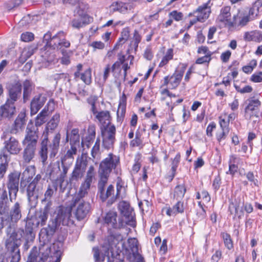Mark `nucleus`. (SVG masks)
<instances>
[{
    "mask_svg": "<svg viewBox=\"0 0 262 262\" xmlns=\"http://www.w3.org/2000/svg\"><path fill=\"white\" fill-rule=\"evenodd\" d=\"M62 172V166L60 165L59 161H57L51 167L49 172L50 178H55L57 177Z\"/></svg>",
    "mask_w": 262,
    "mask_h": 262,
    "instance_id": "obj_46",
    "label": "nucleus"
},
{
    "mask_svg": "<svg viewBox=\"0 0 262 262\" xmlns=\"http://www.w3.org/2000/svg\"><path fill=\"white\" fill-rule=\"evenodd\" d=\"M26 110H22L15 119L13 123L10 128V133L12 134H17L24 130L26 124Z\"/></svg>",
    "mask_w": 262,
    "mask_h": 262,
    "instance_id": "obj_11",
    "label": "nucleus"
},
{
    "mask_svg": "<svg viewBox=\"0 0 262 262\" xmlns=\"http://www.w3.org/2000/svg\"><path fill=\"white\" fill-rule=\"evenodd\" d=\"M186 191V189L184 185H178L175 187L173 198L176 200H181Z\"/></svg>",
    "mask_w": 262,
    "mask_h": 262,
    "instance_id": "obj_43",
    "label": "nucleus"
},
{
    "mask_svg": "<svg viewBox=\"0 0 262 262\" xmlns=\"http://www.w3.org/2000/svg\"><path fill=\"white\" fill-rule=\"evenodd\" d=\"M16 113V107L14 103L6 100L5 103L0 107V117L3 118H12Z\"/></svg>",
    "mask_w": 262,
    "mask_h": 262,
    "instance_id": "obj_19",
    "label": "nucleus"
},
{
    "mask_svg": "<svg viewBox=\"0 0 262 262\" xmlns=\"http://www.w3.org/2000/svg\"><path fill=\"white\" fill-rule=\"evenodd\" d=\"M216 124L214 122L210 123L207 126L206 129V134L208 137L212 136V132L215 128Z\"/></svg>",
    "mask_w": 262,
    "mask_h": 262,
    "instance_id": "obj_63",
    "label": "nucleus"
},
{
    "mask_svg": "<svg viewBox=\"0 0 262 262\" xmlns=\"http://www.w3.org/2000/svg\"><path fill=\"white\" fill-rule=\"evenodd\" d=\"M243 39L246 41L260 42L262 41V32L259 30H253L244 33Z\"/></svg>",
    "mask_w": 262,
    "mask_h": 262,
    "instance_id": "obj_26",
    "label": "nucleus"
},
{
    "mask_svg": "<svg viewBox=\"0 0 262 262\" xmlns=\"http://www.w3.org/2000/svg\"><path fill=\"white\" fill-rule=\"evenodd\" d=\"M229 129H222V132L216 134V139L220 142L222 140L226 139L228 134L229 133Z\"/></svg>",
    "mask_w": 262,
    "mask_h": 262,
    "instance_id": "obj_60",
    "label": "nucleus"
},
{
    "mask_svg": "<svg viewBox=\"0 0 262 262\" xmlns=\"http://www.w3.org/2000/svg\"><path fill=\"white\" fill-rule=\"evenodd\" d=\"M46 100V98L41 94L35 96L30 104L31 115H35L43 106Z\"/></svg>",
    "mask_w": 262,
    "mask_h": 262,
    "instance_id": "obj_20",
    "label": "nucleus"
},
{
    "mask_svg": "<svg viewBox=\"0 0 262 262\" xmlns=\"http://www.w3.org/2000/svg\"><path fill=\"white\" fill-rule=\"evenodd\" d=\"M129 7V5L127 4L122 2H114L110 6V10L111 12H119L120 13H125L127 12Z\"/></svg>",
    "mask_w": 262,
    "mask_h": 262,
    "instance_id": "obj_35",
    "label": "nucleus"
},
{
    "mask_svg": "<svg viewBox=\"0 0 262 262\" xmlns=\"http://www.w3.org/2000/svg\"><path fill=\"white\" fill-rule=\"evenodd\" d=\"M141 39V35L137 30H135L133 34V36L131 37V41L130 43V49H134V50L136 51Z\"/></svg>",
    "mask_w": 262,
    "mask_h": 262,
    "instance_id": "obj_40",
    "label": "nucleus"
},
{
    "mask_svg": "<svg viewBox=\"0 0 262 262\" xmlns=\"http://www.w3.org/2000/svg\"><path fill=\"white\" fill-rule=\"evenodd\" d=\"M34 223L31 221L26 222L25 227L26 238L27 241H33L35 238V233L33 232Z\"/></svg>",
    "mask_w": 262,
    "mask_h": 262,
    "instance_id": "obj_42",
    "label": "nucleus"
},
{
    "mask_svg": "<svg viewBox=\"0 0 262 262\" xmlns=\"http://www.w3.org/2000/svg\"><path fill=\"white\" fill-rule=\"evenodd\" d=\"M89 46L93 48V51L96 50H102L105 47V45L101 41H94L90 43Z\"/></svg>",
    "mask_w": 262,
    "mask_h": 262,
    "instance_id": "obj_57",
    "label": "nucleus"
},
{
    "mask_svg": "<svg viewBox=\"0 0 262 262\" xmlns=\"http://www.w3.org/2000/svg\"><path fill=\"white\" fill-rule=\"evenodd\" d=\"M123 246L126 251L132 253L134 257L140 255L138 252V242L136 238H129Z\"/></svg>",
    "mask_w": 262,
    "mask_h": 262,
    "instance_id": "obj_23",
    "label": "nucleus"
},
{
    "mask_svg": "<svg viewBox=\"0 0 262 262\" xmlns=\"http://www.w3.org/2000/svg\"><path fill=\"white\" fill-rule=\"evenodd\" d=\"M55 214V219L49 221L48 227L41 229V234H45L47 236H52L56 229L60 228L62 230L60 226L68 227L73 224L74 221L71 219L72 214L70 208L60 206Z\"/></svg>",
    "mask_w": 262,
    "mask_h": 262,
    "instance_id": "obj_2",
    "label": "nucleus"
},
{
    "mask_svg": "<svg viewBox=\"0 0 262 262\" xmlns=\"http://www.w3.org/2000/svg\"><path fill=\"white\" fill-rule=\"evenodd\" d=\"M88 193V190L83 189L82 187H80L79 190L77 193H76L73 197V202L75 205H78L80 202H83L81 201V199H82Z\"/></svg>",
    "mask_w": 262,
    "mask_h": 262,
    "instance_id": "obj_47",
    "label": "nucleus"
},
{
    "mask_svg": "<svg viewBox=\"0 0 262 262\" xmlns=\"http://www.w3.org/2000/svg\"><path fill=\"white\" fill-rule=\"evenodd\" d=\"M95 118L98 120L99 122L104 125L105 124H109L111 115L110 112L108 111H102L99 112L95 116Z\"/></svg>",
    "mask_w": 262,
    "mask_h": 262,
    "instance_id": "obj_41",
    "label": "nucleus"
},
{
    "mask_svg": "<svg viewBox=\"0 0 262 262\" xmlns=\"http://www.w3.org/2000/svg\"><path fill=\"white\" fill-rule=\"evenodd\" d=\"M96 128L94 125H90L88 128V136L86 137V140L89 142L93 141L95 138Z\"/></svg>",
    "mask_w": 262,
    "mask_h": 262,
    "instance_id": "obj_56",
    "label": "nucleus"
},
{
    "mask_svg": "<svg viewBox=\"0 0 262 262\" xmlns=\"http://www.w3.org/2000/svg\"><path fill=\"white\" fill-rule=\"evenodd\" d=\"M234 86L236 90L241 94L249 93L253 90L252 88L250 85H246L243 88H241L240 86L237 85H234Z\"/></svg>",
    "mask_w": 262,
    "mask_h": 262,
    "instance_id": "obj_58",
    "label": "nucleus"
},
{
    "mask_svg": "<svg viewBox=\"0 0 262 262\" xmlns=\"http://www.w3.org/2000/svg\"><path fill=\"white\" fill-rule=\"evenodd\" d=\"M177 203L172 207L166 210V214L169 215H176L177 213H182L184 211V203L181 200H177Z\"/></svg>",
    "mask_w": 262,
    "mask_h": 262,
    "instance_id": "obj_37",
    "label": "nucleus"
},
{
    "mask_svg": "<svg viewBox=\"0 0 262 262\" xmlns=\"http://www.w3.org/2000/svg\"><path fill=\"white\" fill-rule=\"evenodd\" d=\"M248 101L249 103L245 109V116L246 118H250L252 112L258 109L261 103L258 99H249Z\"/></svg>",
    "mask_w": 262,
    "mask_h": 262,
    "instance_id": "obj_29",
    "label": "nucleus"
},
{
    "mask_svg": "<svg viewBox=\"0 0 262 262\" xmlns=\"http://www.w3.org/2000/svg\"><path fill=\"white\" fill-rule=\"evenodd\" d=\"M86 166V160H84L83 158L77 159L74 169L70 178V181H77L81 179L85 172Z\"/></svg>",
    "mask_w": 262,
    "mask_h": 262,
    "instance_id": "obj_12",
    "label": "nucleus"
},
{
    "mask_svg": "<svg viewBox=\"0 0 262 262\" xmlns=\"http://www.w3.org/2000/svg\"><path fill=\"white\" fill-rule=\"evenodd\" d=\"M33 87L32 83L29 80L23 82V101L26 103L30 98Z\"/></svg>",
    "mask_w": 262,
    "mask_h": 262,
    "instance_id": "obj_38",
    "label": "nucleus"
},
{
    "mask_svg": "<svg viewBox=\"0 0 262 262\" xmlns=\"http://www.w3.org/2000/svg\"><path fill=\"white\" fill-rule=\"evenodd\" d=\"M79 146L70 145V148L68 149L66 153L61 158V163L62 166H66L70 168L72 164L74 157L77 154V148Z\"/></svg>",
    "mask_w": 262,
    "mask_h": 262,
    "instance_id": "obj_16",
    "label": "nucleus"
},
{
    "mask_svg": "<svg viewBox=\"0 0 262 262\" xmlns=\"http://www.w3.org/2000/svg\"><path fill=\"white\" fill-rule=\"evenodd\" d=\"M22 203L19 201L15 202L11 207L10 210L7 213L0 214V236L3 233L4 227L8 225L6 230L11 227V230L15 229V226L22 217Z\"/></svg>",
    "mask_w": 262,
    "mask_h": 262,
    "instance_id": "obj_4",
    "label": "nucleus"
},
{
    "mask_svg": "<svg viewBox=\"0 0 262 262\" xmlns=\"http://www.w3.org/2000/svg\"><path fill=\"white\" fill-rule=\"evenodd\" d=\"M241 202L239 200L235 199L233 201L230 203L229 205L228 210L231 214L234 216H237L238 218H241L244 215V211L242 209L239 208Z\"/></svg>",
    "mask_w": 262,
    "mask_h": 262,
    "instance_id": "obj_27",
    "label": "nucleus"
},
{
    "mask_svg": "<svg viewBox=\"0 0 262 262\" xmlns=\"http://www.w3.org/2000/svg\"><path fill=\"white\" fill-rule=\"evenodd\" d=\"M71 125L69 123L67 127L66 142H70V145L79 146L80 144V135L79 129L74 128L70 130Z\"/></svg>",
    "mask_w": 262,
    "mask_h": 262,
    "instance_id": "obj_18",
    "label": "nucleus"
},
{
    "mask_svg": "<svg viewBox=\"0 0 262 262\" xmlns=\"http://www.w3.org/2000/svg\"><path fill=\"white\" fill-rule=\"evenodd\" d=\"M66 34L63 31L58 32L53 36L51 44L54 49H61L62 47L69 48L70 46L69 41L65 39Z\"/></svg>",
    "mask_w": 262,
    "mask_h": 262,
    "instance_id": "obj_15",
    "label": "nucleus"
},
{
    "mask_svg": "<svg viewBox=\"0 0 262 262\" xmlns=\"http://www.w3.org/2000/svg\"><path fill=\"white\" fill-rule=\"evenodd\" d=\"M103 221L108 228L118 229L122 227L123 222L119 218L118 219L117 213L116 211H110L103 217Z\"/></svg>",
    "mask_w": 262,
    "mask_h": 262,
    "instance_id": "obj_13",
    "label": "nucleus"
},
{
    "mask_svg": "<svg viewBox=\"0 0 262 262\" xmlns=\"http://www.w3.org/2000/svg\"><path fill=\"white\" fill-rule=\"evenodd\" d=\"M114 187L113 185H110L107 189L100 194V198L102 201H105L108 197L111 196L112 194H114Z\"/></svg>",
    "mask_w": 262,
    "mask_h": 262,
    "instance_id": "obj_53",
    "label": "nucleus"
},
{
    "mask_svg": "<svg viewBox=\"0 0 262 262\" xmlns=\"http://www.w3.org/2000/svg\"><path fill=\"white\" fill-rule=\"evenodd\" d=\"M120 163V158L110 153L107 157L101 161L98 170V174L109 176L113 169H115Z\"/></svg>",
    "mask_w": 262,
    "mask_h": 262,
    "instance_id": "obj_6",
    "label": "nucleus"
},
{
    "mask_svg": "<svg viewBox=\"0 0 262 262\" xmlns=\"http://www.w3.org/2000/svg\"><path fill=\"white\" fill-rule=\"evenodd\" d=\"M21 84L18 82L10 84L7 87L8 97L7 101L14 104L21 97Z\"/></svg>",
    "mask_w": 262,
    "mask_h": 262,
    "instance_id": "obj_14",
    "label": "nucleus"
},
{
    "mask_svg": "<svg viewBox=\"0 0 262 262\" xmlns=\"http://www.w3.org/2000/svg\"><path fill=\"white\" fill-rule=\"evenodd\" d=\"M129 35L130 31L129 28L126 27L124 28L121 32V37L119 38L118 41L115 47V49L117 48V47L120 45H122L125 43L128 40Z\"/></svg>",
    "mask_w": 262,
    "mask_h": 262,
    "instance_id": "obj_44",
    "label": "nucleus"
},
{
    "mask_svg": "<svg viewBox=\"0 0 262 262\" xmlns=\"http://www.w3.org/2000/svg\"><path fill=\"white\" fill-rule=\"evenodd\" d=\"M79 77L86 84H90L92 81L91 69L88 68L83 73L80 74Z\"/></svg>",
    "mask_w": 262,
    "mask_h": 262,
    "instance_id": "obj_51",
    "label": "nucleus"
},
{
    "mask_svg": "<svg viewBox=\"0 0 262 262\" xmlns=\"http://www.w3.org/2000/svg\"><path fill=\"white\" fill-rule=\"evenodd\" d=\"M37 130L31 120L27 125L26 135L22 141L23 145L37 146L38 139Z\"/></svg>",
    "mask_w": 262,
    "mask_h": 262,
    "instance_id": "obj_9",
    "label": "nucleus"
},
{
    "mask_svg": "<svg viewBox=\"0 0 262 262\" xmlns=\"http://www.w3.org/2000/svg\"><path fill=\"white\" fill-rule=\"evenodd\" d=\"M60 121V115L58 113L54 114L47 123L45 131L43 133V139L40 143L39 155L43 165H45L48 159V153L50 158H54L58 152L61 135L56 133L51 142L49 141L48 134L52 133L58 125Z\"/></svg>",
    "mask_w": 262,
    "mask_h": 262,
    "instance_id": "obj_1",
    "label": "nucleus"
},
{
    "mask_svg": "<svg viewBox=\"0 0 262 262\" xmlns=\"http://www.w3.org/2000/svg\"><path fill=\"white\" fill-rule=\"evenodd\" d=\"M116 127L114 125L108 124L102 130L103 145L107 149L112 147L115 141Z\"/></svg>",
    "mask_w": 262,
    "mask_h": 262,
    "instance_id": "obj_10",
    "label": "nucleus"
},
{
    "mask_svg": "<svg viewBox=\"0 0 262 262\" xmlns=\"http://www.w3.org/2000/svg\"><path fill=\"white\" fill-rule=\"evenodd\" d=\"M24 146L23 152V158L25 163H29L34 158L37 146L26 145Z\"/></svg>",
    "mask_w": 262,
    "mask_h": 262,
    "instance_id": "obj_28",
    "label": "nucleus"
},
{
    "mask_svg": "<svg viewBox=\"0 0 262 262\" xmlns=\"http://www.w3.org/2000/svg\"><path fill=\"white\" fill-rule=\"evenodd\" d=\"M69 169V168L65 166H62V172L57 177L55 180L56 182L53 183L56 184L57 186L59 185L60 191L62 192L64 191L66 188L67 185H64V183Z\"/></svg>",
    "mask_w": 262,
    "mask_h": 262,
    "instance_id": "obj_30",
    "label": "nucleus"
},
{
    "mask_svg": "<svg viewBox=\"0 0 262 262\" xmlns=\"http://www.w3.org/2000/svg\"><path fill=\"white\" fill-rule=\"evenodd\" d=\"M34 39V34L31 32L23 33L21 35V39L25 42H29L32 41Z\"/></svg>",
    "mask_w": 262,
    "mask_h": 262,
    "instance_id": "obj_59",
    "label": "nucleus"
},
{
    "mask_svg": "<svg viewBox=\"0 0 262 262\" xmlns=\"http://www.w3.org/2000/svg\"><path fill=\"white\" fill-rule=\"evenodd\" d=\"M221 236L223 239L225 247L229 250L233 248V242L229 234L223 232L221 233Z\"/></svg>",
    "mask_w": 262,
    "mask_h": 262,
    "instance_id": "obj_49",
    "label": "nucleus"
},
{
    "mask_svg": "<svg viewBox=\"0 0 262 262\" xmlns=\"http://www.w3.org/2000/svg\"><path fill=\"white\" fill-rule=\"evenodd\" d=\"M100 143V139L98 138L96 140L94 146L91 149V155L92 157L90 158V159H92L93 162H94L95 164H97L101 158Z\"/></svg>",
    "mask_w": 262,
    "mask_h": 262,
    "instance_id": "obj_33",
    "label": "nucleus"
},
{
    "mask_svg": "<svg viewBox=\"0 0 262 262\" xmlns=\"http://www.w3.org/2000/svg\"><path fill=\"white\" fill-rule=\"evenodd\" d=\"M90 210L91 205L89 202H80L77 206L75 215L78 220H82L86 216Z\"/></svg>",
    "mask_w": 262,
    "mask_h": 262,
    "instance_id": "obj_21",
    "label": "nucleus"
},
{
    "mask_svg": "<svg viewBox=\"0 0 262 262\" xmlns=\"http://www.w3.org/2000/svg\"><path fill=\"white\" fill-rule=\"evenodd\" d=\"M43 180L40 174H37L27 187V195L29 202L36 201L43 190Z\"/></svg>",
    "mask_w": 262,
    "mask_h": 262,
    "instance_id": "obj_5",
    "label": "nucleus"
},
{
    "mask_svg": "<svg viewBox=\"0 0 262 262\" xmlns=\"http://www.w3.org/2000/svg\"><path fill=\"white\" fill-rule=\"evenodd\" d=\"M231 8L229 6L224 7L221 10V13L217 18V20L224 24L225 26H233V23L231 21Z\"/></svg>",
    "mask_w": 262,
    "mask_h": 262,
    "instance_id": "obj_22",
    "label": "nucleus"
},
{
    "mask_svg": "<svg viewBox=\"0 0 262 262\" xmlns=\"http://www.w3.org/2000/svg\"><path fill=\"white\" fill-rule=\"evenodd\" d=\"M48 217V214L42 211H40L36 214V218L37 222L36 224L37 225L40 224L41 226L45 225L47 220Z\"/></svg>",
    "mask_w": 262,
    "mask_h": 262,
    "instance_id": "obj_52",
    "label": "nucleus"
},
{
    "mask_svg": "<svg viewBox=\"0 0 262 262\" xmlns=\"http://www.w3.org/2000/svg\"><path fill=\"white\" fill-rule=\"evenodd\" d=\"M57 190L56 184H49L43 195V198L41 200V203L51 201L52 198L55 195Z\"/></svg>",
    "mask_w": 262,
    "mask_h": 262,
    "instance_id": "obj_32",
    "label": "nucleus"
},
{
    "mask_svg": "<svg viewBox=\"0 0 262 262\" xmlns=\"http://www.w3.org/2000/svg\"><path fill=\"white\" fill-rule=\"evenodd\" d=\"M100 180L98 184V188L99 192L101 194L105 191V187L107 183L108 178L109 176L105 175L99 174Z\"/></svg>",
    "mask_w": 262,
    "mask_h": 262,
    "instance_id": "obj_48",
    "label": "nucleus"
},
{
    "mask_svg": "<svg viewBox=\"0 0 262 262\" xmlns=\"http://www.w3.org/2000/svg\"><path fill=\"white\" fill-rule=\"evenodd\" d=\"M32 54L33 53L32 52V50H29L28 51H23L19 58L20 62H24L28 58H29L32 55Z\"/></svg>",
    "mask_w": 262,
    "mask_h": 262,
    "instance_id": "obj_61",
    "label": "nucleus"
},
{
    "mask_svg": "<svg viewBox=\"0 0 262 262\" xmlns=\"http://www.w3.org/2000/svg\"><path fill=\"white\" fill-rule=\"evenodd\" d=\"M118 57V60L116 61L112 67V72H114L116 69H120L121 65L124 63L125 61L124 55L119 54Z\"/></svg>",
    "mask_w": 262,
    "mask_h": 262,
    "instance_id": "obj_54",
    "label": "nucleus"
},
{
    "mask_svg": "<svg viewBox=\"0 0 262 262\" xmlns=\"http://www.w3.org/2000/svg\"><path fill=\"white\" fill-rule=\"evenodd\" d=\"M183 75V72L180 73L174 74L169 78V84L171 89L176 88L179 84Z\"/></svg>",
    "mask_w": 262,
    "mask_h": 262,
    "instance_id": "obj_45",
    "label": "nucleus"
},
{
    "mask_svg": "<svg viewBox=\"0 0 262 262\" xmlns=\"http://www.w3.org/2000/svg\"><path fill=\"white\" fill-rule=\"evenodd\" d=\"M9 161V157L7 154H0V181L3 178L7 171Z\"/></svg>",
    "mask_w": 262,
    "mask_h": 262,
    "instance_id": "obj_34",
    "label": "nucleus"
},
{
    "mask_svg": "<svg viewBox=\"0 0 262 262\" xmlns=\"http://www.w3.org/2000/svg\"><path fill=\"white\" fill-rule=\"evenodd\" d=\"M95 177L94 168L93 166H91L87 172L86 175L83 183L81 184L80 187H82L83 189L88 190L91 186L92 183L93 179Z\"/></svg>",
    "mask_w": 262,
    "mask_h": 262,
    "instance_id": "obj_31",
    "label": "nucleus"
},
{
    "mask_svg": "<svg viewBox=\"0 0 262 262\" xmlns=\"http://www.w3.org/2000/svg\"><path fill=\"white\" fill-rule=\"evenodd\" d=\"M242 162L241 159L239 157L236 156V155H232L230 156L229 159V163L234 164L236 165L239 164Z\"/></svg>",
    "mask_w": 262,
    "mask_h": 262,
    "instance_id": "obj_64",
    "label": "nucleus"
},
{
    "mask_svg": "<svg viewBox=\"0 0 262 262\" xmlns=\"http://www.w3.org/2000/svg\"><path fill=\"white\" fill-rule=\"evenodd\" d=\"M169 15L176 21L181 20L183 17V14L182 12H177V11H173L169 13Z\"/></svg>",
    "mask_w": 262,
    "mask_h": 262,
    "instance_id": "obj_62",
    "label": "nucleus"
},
{
    "mask_svg": "<svg viewBox=\"0 0 262 262\" xmlns=\"http://www.w3.org/2000/svg\"><path fill=\"white\" fill-rule=\"evenodd\" d=\"M209 1L208 3L203 4L202 6H200L196 11L197 20L199 21L203 22L205 19L208 18L211 12V9L208 6Z\"/></svg>",
    "mask_w": 262,
    "mask_h": 262,
    "instance_id": "obj_25",
    "label": "nucleus"
},
{
    "mask_svg": "<svg viewBox=\"0 0 262 262\" xmlns=\"http://www.w3.org/2000/svg\"><path fill=\"white\" fill-rule=\"evenodd\" d=\"M61 53L62 57L61 59V62L64 64H69L70 63V56L72 54V52L62 49Z\"/></svg>",
    "mask_w": 262,
    "mask_h": 262,
    "instance_id": "obj_55",
    "label": "nucleus"
},
{
    "mask_svg": "<svg viewBox=\"0 0 262 262\" xmlns=\"http://www.w3.org/2000/svg\"><path fill=\"white\" fill-rule=\"evenodd\" d=\"M4 140V150L10 155H16L21 150V145L17 139L9 135L8 133H4L2 137Z\"/></svg>",
    "mask_w": 262,
    "mask_h": 262,
    "instance_id": "obj_7",
    "label": "nucleus"
},
{
    "mask_svg": "<svg viewBox=\"0 0 262 262\" xmlns=\"http://www.w3.org/2000/svg\"><path fill=\"white\" fill-rule=\"evenodd\" d=\"M21 173L17 170H13L10 172L7 176L6 183L9 199L12 202V195L14 198L17 196L19 190V184Z\"/></svg>",
    "mask_w": 262,
    "mask_h": 262,
    "instance_id": "obj_8",
    "label": "nucleus"
},
{
    "mask_svg": "<svg viewBox=\"0 0 262 262\" xmlns=\"http://www.w3.org/2000/svg\"><path fill=\"white\" fill-rule=\"evenodd\" d=\"M119 208L122 215L128 221H130L133 219L134 213L127 203L125 202H121L119 204Z\"/></svg>",
    "mask_w": 262,
    "mask_h": 262,
    "instance_id": "obj_36",
    "label": "nucleus"
},
{
    "mask_svg": "<svg viewBox=\"0 0 262 262\" xmlns=\"http://www.w3.org/2000/svg\"><path fill=\"white\" fill-rule=\"evenodd\" d=\"M173 56V50L172 49H168L165 55L163 57L161 61L159 63V67H162L166 65L169 60L172 59Z\"/></svg>",
    "mask_w": 262,
    "mask_h": 262,
    "instance_id": "obj_50",
    "label": "nucleus"
},
{
    "mask_svg": "<svg viewBox=\"0 0 262 262\" xmlns=\"http://www.w3.org/2000/svg\"><path fill=\"white\" fill-rule=\"evenodd\" d=\"M11 227L8 228L6 232L7 238L5 241V247L10 254V262H19L20 260L19 246L21 245V238L24 230L16 231L15 229L11 230Z\"/></svg>",
    "mask_w": 262,
    "mask_h": 262,
    "instance_id": "obj_3",
    "label": "nucleus"
},
{
    "mask_svg": "<svg viewBox=\"0 0 262 262\" xmlns=\"http://www.w3.org/2000/svg\"><path fill=\"white\" fill-rule=\"evenodd\" d=\"M49 110L47 106L37 115L35 120V125L36 127L40 126L45 123L47 120V117L49 115L48 112Z\"/></svg>",
    "mask_w": 262,
    "mask_h": 262,
    "instance_id": "obj_39",
    "label": "nucleus"
},
{
    "mask_svg": "<svg viewBox=\"0 0 262 262\" xmlns=\"http://www.w3.org/2000/svg\"><path fill=\"white\" fill-rule=\"evenodd\" d=\"M11 202L8 192L0 187V214H5L10 210Z\"/></svg>",
    "mask_w": 262,
    "mask_h": 262,
    "instance_id": "obj_17",
    "label": "nucleus"
},
{
    "mask_svg": "<svg viewBox=\"0 0 262 262\" xmlns=\"http://www.w3.org/2000/svg\"><path fill=\"white\" fill-rule=\"evenodd\" d=\"M116 189L117 193L115 196H113L107 202L109 205H112L117 199H122L125 196V188L123 187V182L120 177H118L117 179Z\"/></svg>",
    "mask_w": 262,
    "mask_h": 262,
    "instance_id": "obj_24",
    "label": "nucleus"
}]
</instances>
